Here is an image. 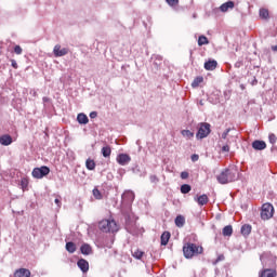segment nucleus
<instances>
[{
	"mask_svg": "<svg viewBox=\"0 0 277 277\" xmlns=\"http://www.w3.org/2000/svg\"><path fill=\"white\" fill-rule=\"evenodd\" d=\"M221 153H230V145L226 144L221 147Z\"/></svg>",
	"mask_w": 277,
	"mask_h": 277,
	"instance_id": "38",
	"label": "nucleus"
},
{
	"mask_svg": "<svg viewBox=\"0 0 277 277\" xmlns=\"http://www.w3.org/2000/svg\"><path fill=\"white\" fill-rule=\"evenodd\" d=\"M122 200H127V202H133L135 200V193L128 190L122 195Z\"/></svg>",
	"mask_w": 277,
	"mask_h": 277,
	"instance_id": "17",
	"label": "nucleus"
},
{
	"mask_svg": "<svg viewBox=\"0 0 277 277\" xmlns=\"http://www.w3.org/2000/svg\"><path fill=\"white\" fill-rule=\"evenodd\" d=\"M131 252H132V256L134 259H137L138 261H142V256H144V251H142L140 249H134Z\"/></svg>",
	"mask_w": 277,
	"mask_h": 277,
	"instance_id": "26",
	"label": "nucleus"
},
{
	"mask_svg": "<svg viewBox=\"0 0 277 277\" xmlns=\"http://www.w3.org/2000/svg\"><path fill=\"white\" fill-rule=\"evenodd\" d=\"M54 202L57 205V207H62V200L60 198H56Z\"/></svg>",
	"mask_w": 277,
	"mask_h": 277,
	"instance_id": "47",
	"label": "nucleus"
},
{
	"mask_svg": "<svg viewBox=\"0 0 277 277\" xmlns=\"http://www.w3.org/2000/svg\"><path fill=\"white\" fill-rule=\"evenodd\" d=\"M19 187L23 192H27V189H29V180L27 177H22L19 181Z\"/></svg>",
	"mask_w": 277,
	"mask_h": 277,
	"instance_id": "22",
	"label": "nucleus"
},
{
	"mask_svg": "<svg viewBox=\"0 0 277 277\" xmlns=\"http://www.w3.org/2000/svg\"><path fill=\"white\" fill-rule=\"evenodd\" d=\"M190 159L195 163V161H198V159H200V156H198V154H194L192 155Z\"/></svg>",
	"mask_w": 277,
	"mask_h": 277,
	"instance_id": "45",
	"label": "nucleus"
},
{
	"mask_svg": "<svg viewBox=\"0 0 277 277\" xmlns=\"http://www.w3.org/2000/svg\"><path fill=\"white\" fill-rule=\"evenodd\" d=\"M228 133H230V128H227L223 133H222V140H226L228 137Z\"/></svg>",
	"mask_w": 277,
	"mask_h": 277,
	"instance_id": "42",
	"label": "nucleus"
},
{
	"mask_svg": "<svg viewBox=\"0 0 277 277\" xmlns=\"http://www.w3.org/2000/svg\"><path fill=\"white\" fill-rule=\"evenodd\" d=\"M181 179L185 181V179H189V173L187 171H184L181 173Z\"/></svg>",
	"mask_w": 277,
	"mask_h": 277,
	"instance_id": "44",
	"label": "nucleus"
},
{
	"mask_svg": "<svg viewBox=\"0 0 277 277\" xmlns=\"http://www.w3.org/2000/svg\"><path fill=\"white\" fill-rule=\"evenodd\" d=\"M156 60H158L159 62H161V56H156Z\"/></svg>",
	"mask_w": 277,
	"mask_h": 277,
	"instance_id": "52",
	"label": "nucleus"
},
{
	"mask_svg": "<svg viewBox=\"0 0 277 277\" xmlns=\"http://www.w3.org/2000/svg\"><path fill=\"white\" fill-rule=\"evenodd\" d=\"M175 226H177V228H183L185 226V216L177 215L175 217Z\"/></svg>",
	"mask_w": 277,
	"mask_h": 277,
	"instance_id": "24",
	"label": "nucleus"
},
{
	"mask_svg": "<svg viewBox=\"0 0 277 277\" xmlns=\"http://www.w3.org/2000/svg\"><path fill=\"white\" fill-rule=\"evenodd\" d=\"M149 181L157 185V183H159V177L157 175H149Z\"/></svg>",
	"mask_w": 277,
	"mask_h": 277,
	"instance_id": "36",
	"label": "nucleus"
},
{
	"mask_svg": "<svg viewBox=\"0 0 277 277\" xmlns=\"http://www.w3.org/2000/svg\"><path fill=\"white\" fill-rule=\"evenodd\" d=\"M80 252H81V254L90 255V254H92V247L88 243H83L80 247Z\"/></svg>",
	"mask_w": 277,
	"mask_h": 277,
	"instance_id": "20",
	"label": "nucleus"
},
{
	"mask_svg": "<svg viewBox=\"0 0 277 277\" xmlns=\"http://www.w3.org/2000/svg\"><path fill=\"white\" fill-rule=\"evenodd\" d=\"M14 53H15L16 55H22V53H23V48H21V45H15V48H14Z\"/></svg>",
	"mask_w": 277,
	"mask_h": 277,
	"instance_id": "39",
	"label": "nucleus"
},
{
	"mask_svg": "<svg viewBox=\"0 0 277 277\" xmlns=\"http://www.w3.org/2000/svg\"><path fill=\"white\" fill-rule=\"evenodd\" d=\"M272 51H277V44L272 47Z\"/></svg>",
	"mask_w": 277,
	"mask_h": 277,
	"instance_id": "50",
	"label": "nucleus"
},
{
	"mask_svg": "<svg viewBox=\"0 0 277 277\" xmlns=\"http://www.w3.org/2000/svg\"><path fill=\"white\" fill-rule=\"evenodd\" d=\"M210 133H211V123L201 122L199 123L196 137L197 140H205V137H209Z\"/></svg>",
	"mask_w": 277,
	"mask_h": 277,
	"instance_id": "4",
	"label": "nucleus"
},
{
	"mask_svg": "<svg viewBox=\"0 0 277 277\" xmlns=\"http://www.w3.org/2000/svg\"><path fill=\"white\" fill-rule=\"evenodd\" d=\"M233 235V225H226L223 228V237H230Z\"/></svg>",
	"mask_w": 277,
	"mask_h": 277,
	"instance_id": "28",
	"label": "nucleus"
},
{
	"mask_svg": "<svg viewBox=\"0 0 277 277\" xmlns=\"http://www.w3.org/2000/svg\"><path fill=\"white\" fill-rule=\"evenodd\" d=\"M66 250L69 254H75L77 252V245L72 241L66 242Z\"/></svg>",
	"mask_w": 277,
	"mask_h": 277,
	"instance_id": "23",
	"label": "nucleus"
},
{
	"mask_svg": "<svg viewBox=\"0 0 277 277\" xmlns=\"http://www.w3.org/2000/svg\"><path fill=\"white\" fill-rule=\"evenodd\" d=\"M167 3L171 5V8H174V5H179V0H167Z\"/></svg>",
	"mask_w": 277,
	"mask_h": 277,
	"instance_id": "41",
	"label": "nucleus"
},
{
	"mask_svg": "<svg viewBox=\"0 0 277 277\" xmlns=\"http://www.w3.org/2000/svg\"><path fill=\"white\" fill-rule=\"evenodd\" d=\"M203 68L206 70H215L217 68V61L215 60H209L205 63Z\"/></svg>",
	"mask_w": 277,
	"mask_h": 277,
	"instance_id": "14",
	"label": "nucleus"
},
{
	"mask_svg": "<svg viewBox=\"0 0 277 277\" xmlns=\"http://www.w3.org/2000/svg\"><path fill=\"white\" fill-rule=\"evenodd\" d=\"M237 167H229L221 171L219 175H216V181L220 185H228V183H235L237 181Z\"/></svg>",
	"mask_w": 277,
	"mask_h": 277,
	"instance_id": "1",
	"label": "nucleus"
},
{
	"mask_svg": "<svg viewBox=\"0 0 277 277\" xmlns=\"http://www.w3.org/2000/svg\"><path fill=\"white\" fill-rule=\"evenodd\" d=\"M15 277H29L31 276V272L27 268H19L14 274Z\"/></svg>",
	"mask_w": 277,
	"mask_h": 277,
	"instance_id": "15",
	"label": "nucleus"
},
{
	"mask_svg": "<svg viewBox=\"0 0 277 277\" xmlns=\"http://www.w3.org/2000/svg\"><path fill=\"white\" fill-rule=\"evenodd\" d=\"M180 190L181 194H189V192H192V186L189 184H183Z\"/></svg>",
	"mask_w": 277,
	"mask_h": 277,
	"instance_id": "31",
	"label": "nucleus"
},
{
	"mask_svg": "<svg viewBox=\"0 0 277 277\" xmlns=\"http://www.w3.org/2000/svg\"><path fill=\"white\" fill-rule=\"evenodd\" d=\"M97 116H98V113H96V111L90 113V118H91V119H94V118H96Z\"/></svg>",
	"mask_w": 277,
	"mask_h": 277,
	"instance_id": "46",
	"label": "nucleus"
},
{
	"mask_svg": "<svg viewBox=\"0 0 277 277\" xmlns=\"http://www.w3.org/2000/svg\"><path fill=\"white\" fill-rule=\"evenodd\" d=\"M12 142H14V140L12 138V135H10V134H3L0 136L1 146H10L12 144Z\"/></svg>",
	"mask_w": 277,
	"mask_h": 277,
	"instance_id": "13",
	"label": "nucleus"
},
{
	"mask_svg": "<svg viewBox=\"0 0 277 277\" xmlns=\"http://www.w3.org/2000/svg\"><path fill=\"white\" fill-rule=\"evenodd\" d=\"M93 196L95 200H103V194L96 187L93 189Z\"/></svg>",
	"mask_w": 277,
	"mask_h": 277,
	"instance_id": "33",
	"label": "nucleus"
},
{
	"mask_svg": "<svg viewBox=\"0 0 277 277\" xmlns=\"http://www.w3.org/2000/svg\"><path fill=\"white\" fill-rule=\"evenodd\" d=\"M274 217V206L272 203H264L261 210L262 220H272Z\"/></svg>",
	"mask_w": 277,
	"mask_h": 277,
	"instance_id": "5",
	"label": "nucleus"
},
{
	"mask_svg": "<svg viewBox=\"0 0 277 277\" xmlns=\"http://www.w3.org/2000/svg\"><path fill=\"white\" fill-rule=\"evenodd\" d=\"M171 234L170 232H164L160 237L161 246H168V241H170Z\"/></svg>",
	"mask_w": 277,
	"mask_h": 277,
	"instance_id": "21",
	"label": "nucleus"
},
{
	"mask_svg": "<svg viewBox=\"0 0 277 277\" xmlns=\"http://www.w3.org/2000/svg\"><path fill=\"white\" fill-rule=\"evenodd\" d=\"M77 265L83 274H88V272L90 271V263H88L87 260H83V259L78 260Z\"/></svg>",
	"mask_w": 277,
	"mask_h": 277,
	"instance_id": "9",
	"label": "nucleus"
},
{
	"mask_svg": "<svg viewBox=\"0 0 277 277\" xmlns=\"http://www.w3.org/2000/svg\"><path fill=\"white\" fill-rule=\"evenodd\" d=\"M98 228L102 233H118V223L114 220H102L98 223Z\"/></svg>",
	"mask_w": 277,
	"mask_h": 277,
	"instance_id": "3",
	"label": "nucleus"
},
{
	"mask_svg": "<svg viewBox=\"0 0 277 277\" xmlns=\"http://www.w3.org/2000/svg\"><path fill=\"white\" fill-rule=\"evenodd\" d=\"M42 101H43V104H44V105H47V103H51V100H50L49 97H47V96H44V97L42 98Z\"/></svg>",
	"mask_w": 277,
	"mask_h": 277,
	"instance_id": "48",
	"label": "nucleus"
},
{
	"mask_svg": "<svg viewBox=\"0 0 277 277\" xmlns=\"http://www.w3.org/2000/svg\"><path fill=\"white\" fill-rule=\"evenodd\" d=\"M209 39L206 36H199L198 38V45L203 47V44H208Z\"/></svg>",
	"mask_w": 277,
	"mask_h": 277,
	"instance_id": "34",
	"label": "nucleus"
},
{
	"mask_svg": "<svg viewBox=\"0 0 277 277\" xmlns=\"http://www.w3.org/2000/svg\"><path fill=\"white\" fill-rule=\"evenodd\" d=\"M225 256L224 254H220L216 260L213 262V265H217V263H221V261H224Z\"/></svg>",
	"mask_w": 277,
	"mask_h": 277,
	"instance_id": "40",
	"label": "nucleus"
},
{
	"mask_svg": "<svg viewBox=\"0 0 277 277\" xmlns=\"http://www.w3.org/2000/svg\"><path fill=\"white\" fill-rule=\"evenodd\" d=\"M85 168L87 170H95L96 169V162L90 158L85 161Z\"/></svg>",
	"mask_w": 277,
	"mask_h": 277,
	"instance_id": "27",
	"label": "nucleus"
},
{
	"mask_svg": "<svg viewBox=\"0 0 277 277\" xmlns=\"http://www.w3.org/2000/svg\"><path fill=\"white\" fill-rule=\"evenodd\" d=\"M49 174H51V169L47 166L35 168L32 170L34 179H44V176H49Z\"/></svg>",
	"mask_w": 277,
	"mask_h": 277,
	"instance_id": "6",
	"label": "nucleus"
},
{
	"mask_svg": "<svg viewBox=\"0 0 277 277\" xmlns=\"http://www.w3.org/2000/svg\"><path fill=\"white\" fill-rule=\"evenodd\" d=\"M194 200L196 203L199 205V207H205V205L209 203V196H207V194H203L201 196H196Z\"/></svg>",
	"mask_w": 277,
	"mask_h": 277,
	"instance_id": "11",
	"label": "nucleus"
},
{
	"mask_svg": "<svg viewBox=\"0 0 277 277\" xmlns=\"http://www.w3.org/2000/svg\"><path fill=\"white\" fill-rule=\"evenodd\" d=\"M32 96H38V92L32 91Z\"/></svg>",
	"mask_w": 277,
	"mask_h": 277,
	"instance_id": "51",
	"label": "nucleus"
},
{
	"mask_svg": "<svg viewBox=\"0 0 277 277\" xmlns=\"http://www.w3.org/2000/svg\"><path fill=\"white\" fill-rule=\"evenodd\" d=\"M53 53L55 57H64V55H68V48H63L60 44H56L53 49Z\"/></svg>",
	"mask_w": 277,
	"mask_h": 277,
	"instance_id": "7",
	"label": "nucleus"
},
{
	"mask_svg": "<svg viewBox=\"0 0 277 277\" xmlns=\"http://www.w3.org/2000/svg\"><path fill=\"white\" fill-rule=\"evenodd\" d=\"M252 148L254 150H265L267 143H265V141L255 140L252 142Z\"/></svg>",
	"mask_w": 277,
	"mask_h": 277,
	"instance_id": "10",
	"label": "nucleus"
},
{
	"mask_svg": "<svg viewBox=\"0 0 277 277\" xmlns=\"http://www.w3.org/2000/svg\"><path fill=\"white\" fill-rule=\"evenodd\" d=\"M117 163H119V166H129V163H131V156L128 154H119L117 156Z\"/></svg>",
	"mask_w": 277,
	"mask_h": 277,
	"instance_id": "8",
	"label": "nucleus"
},
{
	"mask_svg": "<svg viewBox=\"0 0 277 277\" xmlns=\"http://www.w3.org/2000/svg\"><path fill=\"white\" fill-rule=\"evenodd\" d=\"M256 83H259V80H256V77H253L251 85H256Z\"/></svg>",
	"mask_w": 277,
	"mask_h": 277,
	"instance_id": "49",
	"label": "nucleus"
},
{
	"mask_svg": "<svg viewBox=\"0 0 277 277\" xmlns=\"http://www.w3.org/2000/svg\"><path fill=\"white\" fill-rule=\"evenodd\" d=\"M260 277H276V271L266 268L261 273Z\"/></svg>",
	"mask_w": 277,
	"mask_h": 277,
	"instance_id": "25",
	"label": "nucleus"
},
{
	"mask_svg": "<svg viewBox=\"0 0 277 277\" xmlns=\"http://www.w3.org/2000/svg\"><path fill=\"white\" fill-rule=\"evenodd\" d=\"M11 66H12V68H14L15 70L18 69V63H16V60H14V58L11 60Z\"/></svg>",
	"mask_w": 277,
	"mask_h": 277,
	"instance_id": "43",
	"label": "nucleus"
},
{
	"mask_svg": "<svg viewBox=\"0 0 277 277\" xmlns=\"http://www.w3.org/2000/svg\"><path fill=\"white\" fill-rule=\"evenodd\" d=\"M235 8V2L233 1H227L225 3H223L221 6H220V10L222 12H228V10H233Z\"/></svg>",
	"mask_w": 277,
	"mask_h": 277,
	"instance_id": "19",
	"label": "nucleus"
},
{
	"mask_svg": "<svg viewBox=\"0 0 277 277\" xmlns=\"http://www.w3.org/2000/svg\"><path fill=\"white\" fill-rule=\"evenodd\" d=\"M102 155L103 157L107 158V157H111V147H109V145L104 146L102 148Z\"/></svg>",
	"mask_w": 277,
	"mask_h": 277,
	"instance_id": "29",
	"label": "nucleus"
},
{
	"mask_svg": "<svg viewBox=\"0 0 277 277\" xmlns=\"http://www.w3.org/2000/svg\"><path fill=\"white\" fill-rule=\"evenodd\" d=\"M181 134L183 135V137H186V140H192V137H194V132L189 130H182Z\"/></svg>",
	"mask_w": 277,
	"mask_h": 277,
	"instance_id": "30",
	"label": "nucleus"
},
{
	"mask_svg": "<svg viewBox=\"0 0 277 277\" xmlns=\"http://www.w3.org/2000/svg\"><path fill=\"white\" fill-rule=\"evenodd\" d=\"M77 122L79 124H88L90 122V119L88 118V115L80 113L77 116Z\"/></svg>",
	"mask_w": 277,
	"mask_h": 277,
	"instance_id": "16",
	"label": "nucleus"
},
{
	"mask_svg": "<svg viewBox=\"0 0 277 277\" xmlns=\"http://www.w3.org/2000/svg\"><path fill=\"white\" fill-rule=\"evenodd\" d=\"M205 249L202 247L194 243V242H185L183 246V254L185 259H194V256H198V254H202Z\"/></svg>",
	"mask_w": 277,
	"mask_h": 277,
	"instance_id": "2",
	"label": "nucleus"
},
{
	"mask_svg": "<svg viewBox=\"0 0 277 277\" xmlns=\"http://www.w3.org/2000/svg\"><path fill=\"white\" fill-rule=\"evenodd\" d=\"M260 18H269V11L267 9H260Z\"/></svg>",
	"mask_w": 277,
	"mask_h": 277,
	"instance_id": "32",
	"label": "nucleus"
},
{
	"mask_svg": "<svg viewBox=\"0 0 277 277\" xmlns=\"http://www.w3.org/2000/svg\"><path fill=\"white\" fill-rule=\"evenodd\" d=\"M202 81H205V78H202V77L195 78L192 83L193 88H198V85H200V83H202Z\"/></svg>",
	"mask_w": 277,
	"mask_h": 277,
	"instance_id": "35",
	"label": "nucleus"
},
{
	"mask_svg": "<svg viewBox=\"0 0 277 277\" xmlns=\"http://www.w3.org/2000/svg\"><path fill=\"white\" fill-rule=\"evenodd\" d=\"M240 233L243 237H248L252 233V225L245 224L241 226Z\"/></svg>",
	"mask_w": 277,
	"mask_h": 277,
	"instance_id": "18",
	"label": "nucleus"
},
{
	"mask_svg": "<svg viewBox=\"0 0 277 277\" xmlns=\"http://www.w3.org/2000/svg\"><path fill=\"white\" fill-rule=\"evenodd\" d=\"M268 140H269L271 144H276V142H277L276 134H274V133L269 134Z\"/></svg>",
	"mask_w": 277,
	"mask_h": 277,
	"instance_id": "37",
	"label": "nucleus"
},
{
	"mask_svg": "<svg viewBox=\"0 0 277 277\" xmlns=\"http://www.w3.org/2000/svg\"><path fill=\"white\" fill-rule=\"evenodd\" d=\"M126 230H128L130 234H132L133 230H135V223L131 221V215L129 214H126Z\"/></svg>",
	"mask_w": 277,
	"mask_h": 277,
	"instance_id": "12",
	"label": "nucleus"
}]
</instances>
